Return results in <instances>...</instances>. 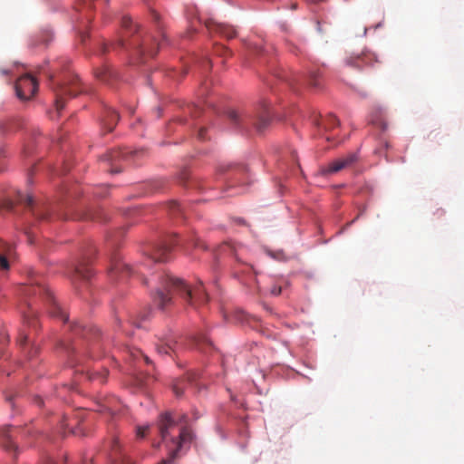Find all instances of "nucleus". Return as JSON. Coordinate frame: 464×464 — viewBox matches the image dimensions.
<instances>
[{
  "label": "nucleus",
  "mask_w": 464,
  "mask_h": 464,
  "mask_svg": "<svg viewBox=\"0 0 464 464\" xmlns=\"http://www.w3.org/2000/svg\"><path fill=\"white\" fill-rule=\"evenodd\" d=\"M160 286L153 295V301L161 310L171 304L173 295H179L191 305L208 302V297L204 291L202 282L192 289L183 279L165 274L160 276Z\"/></svg>",
  "instance_id": "obj_1"
},
{
  "label": "nucleus",
  "mask_w": 464,
  "mask_h": 464,
  "mask_svg": "<svg viewBox=\"0 0 464 464\" xmlns=\"http://www.w3.org/2000/svg\"><path fill=\"white\" fill-rule=\"evenodd\" d=\"M187 417L182 415L179 421H176L169 413L161 414L158 422V428L162 440L167 441L169 437L171 447L169 450V458L163 459L159 464H170L171 461L176 458L178 451L181 449L182 444L190 442L193 435L190 429L186 426H181L179 430V433L176 436L174 430L178 425L185 424Z\"/></svg>",
  "instance_id": "obj_2"
},
{
  "label": "nucleus",
  "mask_w": 464,
  "mask_h": 464,
  "mask_svg": "<svg viewBox=\"0 0 464 464\" xmlns=\"http://www.w3.org/2000/svg\"><path fill=\"white\" fill-rule=\"evenodd\" d=\"M121 25L125 30L126 34L130 36V39L128 42H125L123 39L119 40L113 44V48H116V46L121 48H131L136 52V54L140 57L146 55L153 57L157 53L161 44L151 36H147L145 39H141L140 35H136L139 26L132 22L130 17L123 16L121 19Z\"/></svg>",
  "instance_id": "obj_3"
},
{
  "label": "nucleus",
  "mask_w": 464,
  "mask_h": 464,
  "mask_svg": "<svg viewBox=\"0 0 464 464\" xmlns=\"http://www.w3.org/2000/svg\"><path fill=\"white\" fill-rule=\"evenodd\" d=\"M16 203L24 205L31 211L36 221H50L54 217L66 218L67 214L64 211L69 208L67 203L60 201L35 202L31 195H24L21 192L17 193Z\"/></svg>",
  "instance_id": "obj_4"
},
{
  "label": "nucleus",
  "mask_w": 464,
  "mask_h": 464,
  "mask_svg": "<svg viewBox=\"0 0 464 464\" xmlns=\"http://www.w3.org/2000/svg\"><path fill=\"white\" fill-rule=\"evenodd\" d=\"M55 93V108L60 112L65 105L66 97H75L78 93L83 92L84 88L82 87L77 75H70L66 81L57 83L53 87Z\"/></svg>",
  "instance_id": "obj_5"
},
{
  "label": "nucleus",
  "mask_w": 464,
  "mask_h": 464,
  "mask_svg": "<svg viewBox=\"0 0 464 464\" xmlns=\"http://www.w3.org/2000/svg\"><path fill=\"white\" fill-rule=\"evenodd\" d=\"M24 294L26 295H45L49 304V313L53 317H58L62 319L63 322L68 321V315L63 310V308L58 304V303L54 300L51 292L42 284L35 283L31 284L30 285H25L24 287Z\"/></svg>",
  "instance_id": "obj_6"
},
{
  "label": "nucleus",
  "mask_w": 464,
  "mask_h": 464,
  "mask_svg": "<svg viewBox=\"0 0 464 464\" xmlns=\"http://www.w3.org/2000/svg\"><path fill=\"white\" fill-rule=\"evenodd\" d=\"M177 234H171L158 242L151 250V258L156 262H166L177 244Z\"/></svg>",
  "instance_id": "obj_7"
},
{
  "label": "nucleus",
  "mask_w": 464,
  "mask_h": 464,
  "mask_svg": "<svg viewBox=\"0 0 464 464\" xmlns=\"http://www.w3.org/2000/svg\"><path fill=\"white\" fill-rule=\"evenodd\" d=\"M38 90L36 80L30 74L21 76L15 83L16 95L20 100H29Z\"/></svg>",
  "instance_id": "obj_8"
},
{
  "label": "nucleus",
  "mask_w": 464,
  "mask_h": 464,
  "mask_svg": "<svg viewBox=\"0 0 464 464\" xmlns=\"http://www.w3.org/2000/svg\"><path fill=\"white\" fill-rule=\"evenodd\" d=\"M357 160L356 153H349L344 157L339 158L327 166L323 167L320 170L322 175H330L339 172L340 170L352 166Z\"/></svg>",
  "instance_id": "obj_9"
},
{
  "label": "nucleus",
  "mask_w": 464,
  "mask_h": 464,
  "mask_svg": "<svg viewBox=\"0 0 464 464\" xmlns=\"http://www.w3.org/2000/svg\"><path fill=\"white\" fill-rule=\"evenodd\" d=\"M94 253V250H92V253L85 254L82 260L75 266H72V279L75 280H84L87 281L92 276V272L91 268H89V265L92 259V254Z\"/></svg>",
  "instance_id": "obj_10"
},
{
  "label": "nucleus",
  "mask_w": 464,
  "mask_h": 464,
  "mask_svg": "<svg viewBox=\"0 0 464 464\" xmlns=\"http://www.w3.org/2000/svg\"><path fill=\"white\" fill-rule=\"evenodd\" d=\"M109 456L115 464H133L132 460L121 450V446L116 436H113L108 443Z\"/></svg>",
  "instance_id": "obj_11"
},
{
  "label": "nucleus",
  "mask_w": 464,
  "mask_h": 464,
  "mask_svg": "<svg viewBox=\"0 0 464 464\" xmlns=\"http://www.w3.org/2000/svg\"><path fill=\"white\" fill-rule=\"evenodd\" d=\"M133 274L132 268L123 261L120 256H114L111 259L109 275L111 277L122 279L125 276H130Z\"/></svg>",
  "instance_id": "obj_12"
},
{
  "label": "nucleus",
  "mask_w": 464,
  "mask_h": 464,
  "mask_svg": "<svg viewBox=\"0 0 464 464\" xmlns=\"http://www.w3.org/2000/svg\"><path fill=\"white\" fill-rule=\"evenodd\" d=\"M372 62H378L375 53L369 51L362 52L360 54L351 55L345 60V63L354 68H362L364 65H372Z\"/></svg>",
  "instance_id": "obj_13"
},
{
  "label": "nucleus",
  "mask_w": 464,
  "mask_h": 464,
  "mask_svg": "<svg viewBox=\"0 0 464 464\" xmlns=\"http://www.w3.org/2000/svg\"><path fill=\"white\" fill-rule=\"evenodd\" d=\"M205 25L210 33L219 34L227 39H231L235 37L237 34L236 29L232 25L223 23H218L213 19L207 20L205 22Z\"/></svg>",
  "instance_id": "obj_14"
},
{
  "label": "nucleus",
  "mask_w": 464,
  "mask_h": 464,
  "mask_svg": "<svg viewBox=\"0 0 464 464\" xmlns=\"http://www.w3.org/2000/svg\"><path fill=\"white\" fill-rule=\"evenodd\" d=\"M14 246L2 239H0V269H9V260L14 258Z\"/></svg>",
  "instance_id": "obj_15"
},
{
  "label": "nucleus",
  "mask_w": 464,
  "mask_h": 464,
  "mask_svg": "<svg viewBox=\"0 0 464 464\" xmlns=\"http://www.w3.org/2000/svg\"><path fill=\"white\" fill-rule=\"evenodd\" d=\"M197 378L195 372H188L183 378L177 379L172 384V390L177 397L183 394L185 389L192 387Z\"/></svg>",
  "instance_id": "obj_16"
},
{
  "label": "nucleus",
  "mask_w": 464,
  "mask_h": 464,
  "mask_svg": "<svg viewBox=\"0 0 464 464\" xmlns=\"http://www.w3.org/2000/svg\"><path fill=\"white\" fill-rule=\"evenodd\" d=\"M17 429L14 427H5L0 430V445L8 451L16 450L17 447L13 441V433Z\"/></svg>",
  "instance_id": "obj_17"
},
{
  "label": "nucleus",
  "mask_w": 464,
  "mask_h": 464,
  "mask_svg": "<svg viewBox=\"0 0 464 464\" xmlns=\"http://www.w3.org/2000/svg\"><path fill=\"white\" fill-rule=\"evenodd\" d=\"M118 121V113L114 110L107 108L105 109L102 118V128L107 132H110L115 128Z\"/></svg>",
  "instance_id": "obj_18"
},
{
  "label": "nucleus",
  "mask_w": 464,
  "mask_h": 464,
  "mask_svg": "<svg viewBox=\"0 0 464 464\" xmlns=\"http://www.w3.org/2000/svg\"><path fill=\"white\" fill-rule=\"evenodd\" d=\"M75 218L79 219H92L99 221H105L107 219L101 208L82 210L81 213L76 214Z\"/></svg>",
  "instance_id": "obj_19"
},
{
  "label": "nucleus",
  "mask_w": 464,
  "mask_h": 464,
  "mask_svg": "<svg viewBox=\"0 0 464 464\" xmlns=\"http://www.w3.org/2000/svg\"><path fill=\"white\" fill-rule=\"evenodd\" d=\"M129 154H132L131 151H125L121 150H114L110 151L108 154L104 156V160L113 165V162H116L120 159H125ZM111 173H120L121 171V169L111 166L110 170Z\"/></svg>",
  "instance_id": "obj_20"
},
{
  "label": "nucleus",
  "mask_w": 464,
  "mask_h": 464,
  "mask_svg": "<svg viewBox=\"0 0 464 464\" xmlns=\"http://www.w3.org/2000/svg\"><path fill=\"white\" fill-rule=\"evenodd\" d=\"M72 331L76 334L83 338H88L89 336H97L99 330L92 327V326H87L83 325L80 323H73V324L71 326Z\"/></svg>",
  "instance_id": "obj_21"
},
{
  "label": "nucleus",
  "mask_w": 464,
  "mask_h": 464,
  "mask_svg": "<svg viewBox=\"0 0 464 464\" xmlns=\"http://www.w3.org/2000/svg\"><path fill=\"white\" fill-rule=\"evenodd\" d=\"M233 320L236 323L248 324L249 326L255 328L258 324V319L246 314L243 310H237L233 314Z\"/></svg>",
  "instance_id": "obj_22"
},
{
  "label": "nucleus",
  "mask_w": 464,
  "mask_h": 464,
  "mask_svg": "<svg viewBox=\"0 0 464 464\" xmlns=\"http://www.w3.org/2000/svg\"><path fill=\"white\" fill-rule=\"evenodd\" d=\"M95 76L103 82L111 83V81L115 77V73L108 64H104L95 70Z\"/></svg>",
  "instance_id": "obj_23"
},
{
  "label": "nucleus",
  "mask_w": 464,
  "mask_h": 464,
  "mask_svg": "<svg viewBox=\"0 0 464 464\" xmlns=\"http://www.w3.org/2000/svg\"><path fill=\"white\" fill-rule=\"evenodd\" d=\"M314 124L323 127L325 130H330L339 125V121L334 115L329 114L324 120H314Z\"/></svg>",
  "instance_id": "obj_24"
},
{
  "label": "nucleus",
  "mask_w": 464,
  "mask_h": 464,
  "mask_svg": "<svg viewBox=\"0 0 464 464\" xmlns=\"http://www.w3.org/2000/svg\"><path fill=\"white\" fill-rule=\"evenodd\" d=\"M176 342L172 338H166L157 344V351L160 354H170L175 352Z\"/></svg>",
  "instance_id": "obj_25"
},
{
  "label": "nucleus",
  "mask_w": 464,
  "mask_h": 464,
  "mask_svg": "<svg viewBox=\"0 0 464 464\" xmlns=\"http://www.w3.org/2000/svg\"><path fill=\"white\" fill-rule=\"evenodd\" d=\"M243 272H244V276L242 277V281L246 285L251 287L252 282H254L256 285H257V280H256L257 274L256 271L253 270V267L251 266H246V269ZM256 287L258 288V285H256Z\"/></svg>",
  "instance_id": "obj_26"
},
{
  "label": "nucleus",
  "mask_w": 464,
  "mask_h": 464,
  "mask_svg": "<svg viewBox=\"0 0 464 464\" xmlns=\"http://www.w3.org/2000/svg\"><path fill=\"white\" fill-rule=\"evenodd\" d=\"M169 214L173 218L182 217L185 212V208L182 207L178 201L172 200L168 204Z\"/></svg>",
  "instance_id": "obj_27"
},
{
  "label": "nucleus",
  "mask_w": 464,
  "mask_h": 464,
  "mask_svg": "<svg viewBox=\"0 0 464 464\" xmlns=\"http://www.w3.org/2000/svg\"><path fill=\"white\" fill-rule=\"evenodd\" d=\"M87 375L91 381H98L99 382L102 383L106 381L108 370L104 368L102 371L95 370L92 372H88Z\"/></svg>",
  "instance_id": "obj_28"
},
{
  "label": "nucleus",
  "mask_w": 464,
  "mask_h": 464,
  "mask_svg": "<svg viewBox=\"0 0 464 464\" xmlns=\"http://www.w3.org/2000/svg\"><path fill=\"white\" fill-rule=\"evenodd\" d=\"M114 399H109L105 401L104 404L100 405L99 409H97L98 411L105 412L108 411L111 415L115 414V409H114Z\"/></svg>",
  "instance_id": "obj_29"
},
{
  "label": "nucleus",
  "mask_w": 464,
  "mask_h": 464,
  "mask_svg": "<svg viewBox=\"0 0 464 464\" xmlns=\"http://www.w3.org/2000/svg\"><path fill=\"white\" fill-rule=\"evenodd\" d=\"M248 225L245 222V220L241 218H233L230 221V226L227 227H222V229H238V228H247Z\"/></svg>",
  "instance_id": "obj_30"
},
{
  "label": "nucleus",
  "mask_w": 464,
  "mask_h": 464,
  "mask_svg": "<svg viewBox=\"0 0 464 464\" xmlns=\"http://www.w3.org/2000/svg\"><path fill=\"white\" fill-rule=\"evenodd\" d=\"M14 209V203L12 200L5 199L0 203V214L13 212Z\"/></svg>",
  "instance_id": "obj_31"
},
{
  "label": "nucleus",
  "mask_w": 464,
  "mask_h": 464,
  "mask_svg": "<svg viewBox=\"0 0 464 464\" xmlns=\"http://www.w3.org/2000/svg\"><path fill=\"white\" fill-rule=\"evenodd\" d=\"M273 119L274 118H273L271 112L263 107V121H262L263 130H265V128H266L267 126H269L271 124V122L273 121Z\"/></svg>",
  "instance_id": "obj_32"
},
{
  "label": "nucleus",
  "mask_w": 464,
  "mask_h": 464,
  "mask_svg": "<svg viewBox=\"0 0 464 464\" xmlns=\"http://www.w3.org/2000/svg\"><path fill=\"white\" fill-rule=\"evenodd\" d=\"M130 356L134 359V360H139L140 358L143 359L145 361V362L147 364L150 363V360L148 356H146L145 354H143L141 353V351L138 350V349H135V350H132L130 352Z\"/></svg>",
  "instance_id": "obj_33"
},
{
  "label": "nucleus",
  "mask_w": 464,
  "mask_h": 464,
  "mask_svg": "<svg viewBox=\"0 0 464 464\" xmlns=\"http://www.w3.org/2000/svg\"><path fill=\"white\" fill-rule=\"evenodd\" d=\"M318 78H319L318 72H311L309 74V77H308V83L314 88L319 87Z\"/></svg>",
  "instance_id": "obj_34"
},
{
  "label": "nucleus",
  "mask_w": 464,
  "mask_h": 464,
  "mask_svg": "<svg viewBox=\"0 0 464 464\" xmlns=\"http://www.w3.org/2000/svg\"><path fill=\"white\" fill-rule=\"evenodd\" d=\"M266 252L269 256H271L276 260H279V261L285 260V254L281 250L276 251V252H273L272 250H266Z\"/></svg>",
  "instance_id": "obj_35"
},
{
  "label": "nucleus",
  "mask_w": 464,
  "mask_h": 464,
  "mask_svg": "<svg viewBox=\"0 0 464 464\" xmlns=\"http://www.w3.org/2000/svg\"><path fill=\"white\" fill-rule=\"evenodd\" d=\"M227 117L235 124H237L240 120V115L238 114V112L237 111H234V110H230L227 112Z\"/></svg>",
  "instance_id": "obj_36"
},
{
  "label": "nucleus",
  "mask_w": 464,
  "mask_h": 464,
  "mask_svg": "<svg viewBox=\"0 0 464 464\" xmlns=\"http://www.w3.org/2000/svg\"><path fill=\"white\" fill-rule=\"evenodd\" d=\"M198 345L200 350H202L203 352H207L205 346L210 347L211 343L206 337H202V340L198 341Z\"/></svg>",
  "instance_id": "obj_37"
},
{
  "label": "nucleus",
  "mask_w": 464,
  "mask_h": 464,
  "mask_svg": "<svg viewBox=\"0 0 464 464\" xmlns=\"http://www.w3.org/2000/svg\"><path fill=\"white\" fill-rule=\"evenodd\" d=\"M66 425H67V424H65V417H64V416H63V417H62V419L59 420V426H57V428H56V429H57V431H58L61 435H63V436H64V435L66 434V431H65V426H66Z\"/></svg>",
  "instance_id": "obj_38"
},
{
  "label": "nucleus",
  "mask_w": 464,
  "mask_h": 464,
  "mask_svg": "<svg viewBox=\"0 0 464 464\" xmlns=\"http://www.w3.org/2000/svg\"><path fill=\"white\" fill-rule=\"evenodd\" d=\"M215 52L217 54H219V55H227V54L230 53V51L227 47L220 45V44H218L215 46Z\"/></svg>",
  "instance_id": "obj_39"
},
{
  "label": "nucleus",
  "mask_w": 464,
  "mask_h": 464,
  "mask_svg": "<svg viewBox=\"0 0 464 464\" xmlns=\"http://www.w3.org/2000/svg\"><path fill=\"white\" fill-rule=\"evenodd\" d=\"M147 318V314H144L140 316V319L130 320V324L136 325L137 327H141V322Z\"/></svg>",
  "instance_id": "obj_40"
},
{
  "label": "nucleus",
  "mask_w": 464,
  "mask_h": 464,
  "mask_svg": "<svg viewBox=\"0 0 464 464\" xmlns=\"http://www.w3.org/2000/svg\"><path fill=\"white\" fill-rule=\"evenodd\" d=\"M148 429H149L148 426L138 427V429H137V436L139 438H143L145 436V433H146Z\"/></svg>",
  "instance_id": "obj_41"
},
{
  "label": "nucleus",
  "mask_w": 464,
  "mask_h": 464,
  "mask_svg": "<svg viewBox=\"0 0 464 464\" xmlns=\"http://www.w3.org/2000/svg\"><path fill=\"white\" fill-rule=\"evenodd\" d=\"M150 14H151V18L153 19L154 22L156 23H159L160 22V15L159 13H157L156 11L152 10L150 12Z\"/></svg>",
  "instance_id": "obj_42"
},
{
  "label": "nucleus",
  "mask_w": 464,
  "mask_h": 464,
  "mask_svg": "<svg viewBox=\"0 0 464 464\" xmlns=\"http://www.w3.org/2000/svg\"><path fill=\"white\" fill-rule=\"evenodd\" d=\"M205 132H206V129L205 128H200L199 129V130L198 132V138L200 140H204L206 139Z\"/></svg>",
  "instance_id": "obj_43"
},
{
  "label": "nucleus",
  "mask_w": 464,
  "mask_h": 464,
  "mask_svg": "<svg viewBox=\"0 0 464 464\" xmlns=\"http://www.w3.org/2000/svg\"><path fill=\"white\" fill-rule=\"evenodd\" d=\"M27 339H28L27 335H25V334L21 335L19 338V341H18L19 344L21 346L25 345L27 343Z\"/></svg>",
  "instance_id": "obj_44"
},
{
  "label": "nucleus",
  "mask_w": 464,
  "mask_h": 464,
  "mask_svg": "<svg viewBox=\"0 0 464 464\" xmlns=\"http://www.w3.org/2000/svg\"><path fill=\"white\" fill-rule=\"evenodd\" d=\"M9 128V123L5 121H0V130H2L3 131H7Z\"/></svg>",
  "instance_id": "obj_45"
},
{
  "label": "nucleus",
  "mask_w": 464,
  "mask_h": 464,
  "mask_svg": "<svg viewBox=\"0 0 464 464\" xmlns=\"http://www.w3.org/2000/svg\"><path fill=\"white\" fill-rule=\"evenodd\" d=\"M281 291H282L281 286H279V287H273V288L271 289V294H272L273 295H278L281 293Z\"/></svg>",
  "instance_id": "obj_46"
},
{
  "label": "nucleus",
  "mask_w": 464,
  "mask_h": 464,
  "mask_svg": "<svg viewBox=\"0 0 464 464\" xmlns=\"http://www.w3.org/2000/svg\"><path fill=\"white\" fill-rule=\"evenodd\" d=\"M24 320L27 322L28 324L30 325H34V321L32 319L31 320V315L30 314H25L24 315Z\"/></svg>",
  "instance_id": "obj_47"
},
{
  "label": "nucleus",
  "mask_w": 464,
  "mask_h": 464,
  "mask_svg": "<svg viewBox=\"0 0 464 464\" xmlns=\"http://www.w3.org/2000/svg\"><path fill=\"white\" fill-rule=\"evenodd\" d=\"M91 20H92V16H91V15H89V14H85V16L82 18V24H83V23H85V22H86V23H89Z\"/></svg>",
  "instance_id": "obj_48"
},
{
  "label": "nucleus",
  "mask_w": 464,
  "mask_h": 464,
  "mask_svg": "<svg viewBox=\"0 0 464 464\" xmlns=\"http://www.w3.org/2000/svg\"><path fill=\"white\" fill-rule=\"evenodd\" d=\"M108 51H109V46L106 44H103L102 46V52L103 53H105Z\"/></svg>",
  "instance_id": "obj_49"
},
{
  "label": "nucleus",
  "mask_w": 464,
  "mask_h": 464,
  "mask_svg": "<svg viewBox=\"0 0 464 464\" xmlns=\"http://www.w3.org/2000/svg\"><path fill=\"white\" fill-rule=\"evenodd\" d=\"M70 432H72V434L77 435L79 433V430L78 429H72V430H70Z\"/></svg>",
  "instance_id": "obj_50"
},
{
  "label": "nucleus",
  "mask_w": 464,
  "mask_h": 464,
  "mask_svg": "<svg viewBox=\"0 0 464 464\" xmlns=\"http://www.w3.org/2000/svg\"><path fill=\"white\" fill-rule=\"evenodd\" d=\"M159 31L160 32V34H161V35H162V38H165V34H164V33L161 31V28H160V27H159Z\"/></svg>",
  "instance_id": "obj_51"
},
{
  "label": "nucleus",
  "mask_w": 464,
  "mask_h": 464,
  "mask_svg": "<svg viewBox=\"0 0 464 464\" xmlns=\"http://www.w3.org/2000/svg\"><path fill=\"white\" fill-rule=\"evenodd\" d=\"M385 147L388 148L389 147V143L386 141L385 142Z\"/></svg>",
  "instance_id": "obj_52"
}]
</instances>
